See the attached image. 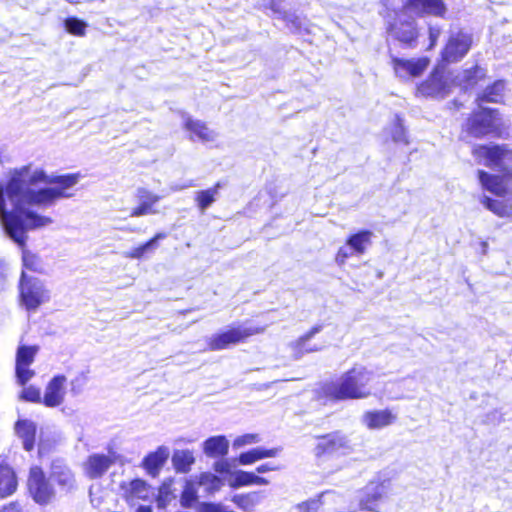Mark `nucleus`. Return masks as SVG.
I'll return each mask as SVG.
<instances>
[{
	"label": "nucleus",
	"instance_id": "423d86ee",
	"mask_svg": "<svg viewBox=\"0 0 512 512\" xmlns=\"http://www.w3.org/2000/svg\"><path fill=\"white\" fill-rule=\"evenodd\" d=\"M313 454L319 461H327L353 451L349 437L341 430L316 435Z\"/></svg>",
	"mask_w": 512,
	"mask_h": 512
},
{
	"label": "nucleus",
	"instance_id": "20e7f679",
	"mask_svg": "<svg viewBox=\"0 0 512 512\" xmlns=\"http://www.w3.org/2000/svg\"><path fill=\"white\" fill-rule=\"evenodd\" d=\"M372 372L361 365H354L338 378L323 384L322 395L332 402L364 399L371 395L368 383Z\"/></svg>",
	"mask_w": 512,
	"mask_h": 512
},
{
	"label": "nucleus",
	"instance_id": "3c124183",
	"mask_svg": "<svg viewBox=\"0 0 512 512\" xmlns=\"http://www.w3.org/2000/svg\"><path fill=\"white\" fill-rule=\"evenodd\" d=\"M278 467L273 466L269 463H264L256 467V472L258 473H266L277 470Z\"/></svg>",
	"mask_w": 512,
	"mask_h": 512
},
{
	"label": "nucleus",
	"instance_id": "39448f33",
	"mask_svg": "<svg viewBox=\"0 0 512 512\" xmlns=\"http://www.w3.org/2000/svg\"><path fill=\"white\" fill-rule=\"evenodd\" d=\"M466 136L475 139L505 138L506 132L498 109L482 107L473 110L461 126Z\"/></svg>",
	"mask_w": 512,
	"mask_h": 512
},
{
	"label": "nucleus",
	"instance_id": "b1692460",
	"mask_svg": "<svg viewBox=\"0 0 512 512\" xmlns=\"http://www.w3.org/2000/svg\"><path fill=\"white\" fill-rule=\"evenodd\" d=\"M15 429L22 440L24 450L31 452L36 443L37 427L35 423L26 419L18 420L15 424Z\"/></svg>",
	"mask_w": 512,
	"mask_h": 512
},
{
	"label": "nucleus",
	"instance_id": "4c0bfd02",
	"mask_svg": "<svg viewBox=\"0 0 512 512\" xmlns=\"http://www.w3.org/2000/svg\"><path fill=\"white\" fill-rule=\"evenodd\" d=\"M198 500L197 490L193 483L187 482L181 492L180 503L184 508L193 507Z\"/></svg>",
	"mask_w": 512,
	"mask_h": 512
},
{
	"label": "nucleus",
	"instance_id": "c85d7f7f",
	"mask_svg": "<svg viewBox=\"0 0 512 512\" xmlns=\"http://www.w3.org/2000/svg\"><path fill=\"white\" fill-rule=\"evenodd\" d=\"M486 78V70L480 65L475 64L470 68L464 69L459 84L464 89H472Z\"/></svg>",
	"mask_w": 512,
	"mask_h": 512
},
{
	"label": "nucleus",
	"instance_id": "9b49d317",
	"mask_svg": "<svg viewBox=\"0 0 512 512\" xmlns=\"http://www.w3.org/2000/svg\"><path fill=\"white\" fill-rule=\"evenodd\" d=\"M39 347L36 345H20L16 351L15 377L20 386H25L34 376L35 371L30 369Z\"/></svg>",
	"mask_w": 512,
	"mask_h": 512
},
{
	"label": "nucleus",
	"instance_id": "f8f14e48",
	"mask_svg": "<svg viewBox=\"0 0 512 512\" xmlns=\"http://www.w3.org/2000/svg\"><path fill=\"white\" fill-rule=\"evenodd\" d=\"M405 10L413 11L418 16L432 15L441 18H443L447 12L443 0H406L403 8L395 11V19L401 22Z\"/></svg>",
	"mask_w": 512,
	"mask_h": 512
},
{
	"label": "nucleus",
	"instance_id": "ea45409f",
	"mask_svg": "<svg viewBox=\"0 0 512 512\" xmlns=\"http://www.w3.org/2000/svg\"><path fill=\"white\" fill-rule=\"evenodd\" d=\"M391 137L394 142H400L404 144H408L409 141L406 136L405 128L402 124V121L397 118L393 124L392 130H391Z\"/></svg>",
	"mask_w": 512,
	"mask_h": 512
},
{
	"label": "nucleus",
	"instance_id": "cd10ccee",
	"mask_svg": "<svg viewBox=\"0 0 512 512\" xmlns=\"http://www.w3.org/2000/svg\"><path fill=\"white\" fill-rule=\"evenodd\" d=\"M263 498L261 491H250L232 496L231 501L244 512H253Z\"/></svg>",
	"mask_w": 512,
	"mask_h": 512
},
{
	"label": "nucleus",
	"instance_id": "f257e3e1",
	"mask_svg": "<svg viewBox=\"0 0 512 512\" xmlns=\"http://www.w3.org/2000/svg\"><path fill=\"white\" fill-rule=\"evenodd\" d=\"M82 178L80 172L50 177L43 170L31 172L29 167H22L12 174L3 190L13 202V208L23 204L48 206L59 199L73 197L71 189Z\"/></svg>",
	"mask_w": 512,
	"mask_h": 512
},
{
	"label": "nucleus",
	"instance_id": "0eeeda50",
	"mask_svg": "<svg viewBox=\"0 0 512 512\" xmlns=\"http://www.w3.org/2000/svg\"><path fill=\"white\" fill-rule=\"evenodd\" d=\"M263 326H245L244 324L231 325L227 329L213 334L207 340V349L221 351L247 342L251 337L262 334Z\"/></svg>",
	"mask_w": 512,
	"mask_h": 512
},
{
	"label": "nucleus",
	"instance_id": "f03ea898",
	"mask_svg": "<svg viewBox=\"0 0 512 512\" xmlns=\"http://www.w3.org/2000/svg\"><path fill=\"white\" fill-rule=\"evenodd\" d=\"M471 155L479 165L497 169L498 174L478 169L477 179L483 191L500 198H512V167L505 163L512 162V148L505 143H476L471 147Z\"/></svg>",
	"mask_w": 512,
	"mask_h": 512
},
{
	"label": "nucleus",
	"instance_id": "a19ab883",
	"mask_svg": "<svg viewBox=\"0 0 512 512\" xmlns=\"http://www.w3.org/2000/svg\"><path fill=\"white\" fill-rule=\"evenodd\" d=\"M260 441V436L257 433H246L238 436L233 441V446L235 448L242 447L249 444H255Z\"/></svg>",
	"mask_w": 512,
	"mask_h": 512
},
{
	"label": "nucleus",
	"instance_id": "72a5a7b5",
	"mask_svg": "<svg viewBox=\"0 0 512 512\" xmlns=\"http://www.w3.org/2000/svg\"><path fill=\"white\" fill-rule=\"evenodd\" d=\"M503 97V83L501 81H495L488 85L481 93L476 97L477 105L483 103H498Z\"/></svg>",
	"mask_w": 512,
	"mask_h": 512
},
{
	"label": "nucleus",
	"instance_id": "1a4fd4ad",
	"mask_svg": "<svg viewBox=\"0 0 512 512\" xmlns=\"http://www.w3.org/2000/svg\"><path fill=\"white\" fill-rule=\"evenodd\" d=\"M19 294L25 308L29 311L36 310L41 304L49 300L48 291L42 283L21 274Z\"/></svg>",
	"mask_w": 512,
	"mask_h": 512
},
{
	"label": "nucleus",
	"instance_id": "79ce46f5",
	"mask_svg": "<svg viewBox=\"0 0 512 512\" xmlns=\"http://www.w3.org/2000/svg\"><path fill=\"white\" fill-rule=\"evenodd\" d=\"M322 505L321 497L303 501L297 505L300 512H318Z\"/></svg>",
	"mask_w": 512,
	"mask_h": 512
},
{
	"label": "nucleus",
	"instance_id": "2f4dec72",
	"mask_svg": "<svg viewBox=\"0 0 512 512\" xmlns=\"http://www.w3.org/2000/svg\"><path fill=\"white\" fill-rule=\"evenodd\" d=\"M221 187L222 183L218 181L210 188L197 191L194 197L197 208L204 212L209 206H211L216 201Z\"/></svg>",
	"mask_w": 512,
	"mask_h": 512
},
{
	"label": "nucleus",
	"instance_id": "9d476101",
	"mask_svg": "<svg viewBox=\"0 0 512 512\" xmlns=\"http://www.w3.org/2000/svg\"><path fill=\"white\" fill-rule=\"evenodd\" d=\"M449 84L445 78L444 68L434 67L428 77L417 84L416 96L425 98L444 97L449 93Z\"/></svg>",
	"mask_w": 512,
	"mask_h": 512
},
{
	"label": "nucleus",
	"instance_id": "e433bc0d",
	"mask_svg": "<svg viewBox=\"0 0 512 512\" xmlns=\"http://www.w3.org/2000/svg\"><path fill=\"white\" fill-rule=\"evenodd\" d=\"M323 329V325L321 324H318V325H315L313 327H311L305 334H303L302 336H300L294 343V347L297 351H299L300 353H307V352H313V351H317L318 348L316 347H313V348H307L306 347V342L311 339L315 334L319 333L320 331H322Z\"/></svg>",
	"mask_w": 512,
	"mask_h": 512
},
{
	"label": "nucleus",
	"instance_id": "37998d69",
	"mask_svg": "<svg viewBox=\"0 0 512 512\" xmlns=\"http://www.w3.org/2000/svg\"><path fill=\"white\" fill-rule=\"evenodd\" d=\"M65 28L67 32H84L86 23L77 17H68L65 20Z\"/></svg>",
	"mask_w": 512,
	"mask_h": 512
},
{
	"label": "nucleus",
	"instance_id": "412c9836",
	"mask_svg": "<svg viewBox=\"0 0 512 512\" xmlns=\"http://www.w3.org/2000/svg\"><path fill=\"white\" fill-rule=\"evenodd\" d=\"M168 459V452L165 447L160 446L155 451L148 453L141 462V467L152 477H157L161 468Z\"/></svg>",
	"mask_w": 512,
	"mask_h": 512
},
{
	"label": "nucleus",
	"instance_id": "393cba45",
	"mask_svg": "<svg viewBox=\"0 0 512 512\" xmlns=\"http://www.w3.org/2000/svg\"><path fill=\"white\" fill-rule=\"evenodd\" d=\"M481 204L499 218H512V201L495 199L484 195L480 199Z\"/></svg>",
	"mask_w": 512,
	"mask_h": 512
},
{
	"label": "nucleus",
	"instance_id": "c756f323",
	"mask_svg": "<svg viewBox=\"0 0 512 512\" xmlns=\"http://www.w3.org/2000/svg\"><path fill=\"white\" fill-rule=\"evenodd\" d=\"M269 481L261 476L254 474L253 472L248 471H237L234 477L230 480L231 488H240L251 485H267Z\"/></svg>",
	"mask_w": 512,
	"mask_h": 512
},
{
	"label": "nucleus",
	"instance_id": "864d4df0",
	"mask_svg": "<svg viewBox=\"0 0 512 512\" xmlns=\"http://www.w3.org/2000/svg\"><path fill=\"white\" fill-rule=\"evenodd\" d=\"M429 35H430V46L429 47H432L436 42L438 34L431 33Z\"/></svg>",
	"mask_w": 512,
	"mask_h": 512
},
{
	"label": "nucleus",
	"instance_id": "ddd939ff",
	"mask_svg": "<svg viewBox=\"0 0 512 512\" xmlns=\"http://www.w3.org/2000/svg\"><path fill=\"white\" fill-rule=\"evenodd\" d=\"M50 479L59 491L68 495L77 489V480L73 470L63 461L55 460L50 467Z\"/></svg>",
	"mask_w": 512,
	"mask_h": 512
},
{
	"label": "nucleus",
	"instance_id": "473e14b6",
	"mask_svg": "<svg viewBox=\"0 0 512 512\" xmlns=\"http://www.w3.org/2000/svg\"><path fill=\"white\" fill-rule=\"evenodd\" d=\"M288 1L287 0H269L268 8L274 13L277 14L279 18L283 19L286 22H291L292 27L296 29L301 28L300 18L295 14H290L287 10Z\"/></svg>",
	"mask_w": 512,
	"mask_h": 512
},
{
	"label": "nucleus",
	"instance_id": "a878e982",
	"mask_svg": "<svg viewBox=\"0 0 512 512\" xmlns=\"http://www.w3.org/2000/svg\"><path fill=\"white\" fill-rule=\"evenodd\" d=\"M183 128L190 133L192 140L198 139L202 142H209L214 138L213 131L209 129L205 122L200 120L189 117L184 121Z\"/></svg>",
	"mask_w": 512,
	"mask_h": 512
},
{
	"label": "nucleus",
	"instance_id": "f704fd0d",
	"mask_svg": "<svg viewBox=\"0 0 512 512\" xmlns=\"http://www.w3.org/2000/svg\"><path fill=\"white\" fill-rule=\"evenodd\" d=\"M384 489L382 484H377L372 491L366 492L360 499L359 506L362 510L378 512V504L383 499Z\"/></svg>",
	"mask_w": 512,
	"mask_h": 512
},
{
	"label": "nucleus",
	"instance_id": "aec40b11",
	"mask_svg": "<svg viewBox=\"0 0 512 512\" xmlns=\"http://www.w3.org/2000/svg\"><path fill=\"white\" fill-rule=\"evenodd\" d=\"M148 488L147 482L140 478L120 483L122 497L127 503H131L135 500H146L148 498Z\"/></svg>",
	"mask_w": 512,
	"mask_h": 512
},
{
	"label": "nucleus",
	"instance_id": "f3484780",
	"mask_svg": "<svg viewBox=\"0 0 512 512\" xmlns=\"http://www.w3.org/2000/svg\"><path fill=\"white\" fill-rule=\"evenodd\" d=\"M161 196L153 193L147 188L140 187L136 190L137 205L130 210V217H141L153 215L158 212L155 208Z\"/></svg>",
	"mask_w": 512,
	"mask_h": 512
},
{
	"label": "nucleus",
	"instance_id": "bb28decb",
	"mask_svg": "<svg viewBox=\"0 0 512 512\" xmlns=\"http://www.w3.org/2000/svg\"><path fill=\"white\" fill-rule=\"evenodd\" d=\"M229 442L224 435L212 436L203 443V452L212 458L224 457L228 454Z\"/></svg>",
	"mask_w": 512,
	"mask_h": 512
},
{
	"label": "nucleus",
	"instance_id": "5701e85b",
	"mask_svg": "<svg viewBox=\"0 0 512 512\" xmlns=\"http://www.w3.org/2000/svg\"><path fill=\"white\" fill-rule=\"evenodd\" d=\"M373 236L374 234L371 230L362 229L350 234L346 238L345 244L355 255L361 256L365 254L368 247L371 246Z\"/></svg>",
	"mask_w": 512,
	"mask_h": 512
},
{
	"label": "nucleus",
	"instance_id": "2eb2a0df",
	"mask_svg": "<svg viewBox=\"0 0 512 512\" xmlns=\"http://www.w3.org/2000/svg\"><path fill=\"white\" fill-rule=\"evenodd\" d=\"M470 47V37L463 34L452 36L441 53L442 60L446 63L458 62L467 54Z\"/></svg>",
	"mask_w": 512,
	"mask_h": 512
},
{
	"label": "nucleus",
	"instance_id": "c03bdc74",
	"mask_svg": "<svg viewBox=\"0 0 512 512\" xmlns=\"http://www.w3.org/2000/svg\"><path fill=\"white\" fill-rule=\"evenodd\" d=\"M200 483L201 484L208 483V484H210V486L213 489H218L222 485L221 479L217 475L212 474V473L201 474V476H200Z\"/></svg>",
	"mask_w": 512,
	"mask_h": 512
},
{
	"label": "nucleus",
	"instance_id": "c9c22d12",
	"mask_svg": "<svg viewBox=\"0 0 512 512\" xmlns=\"http://www.w3.org/2000/svg\"><path fill=\"white\" fill-rule=\"evenodd\" d=\"M194 461L193 454L188 450L175 452L172 457L175 470L183 473H187L190 470Z\"/></svg>",
	"mask_w": 512,
	"mask_h": 512
},
{
	"label": "nucleus",
	"instance_id": "4be33fe9",
	"mask_svg": "<svg viewBox=\"0 0 512 512\" xmlns=\"http://www.w3.org/2000/svg\"><path fill=\"white\" fill-rule=\"evenodd\" d=\"M18 489V477L8 463L0 464V499L13 495Z\"/></svg>",
	"mask_w": 512,
	"mask_h": 512
},
{
	"label": "nucleus",
	"instance_id": "49530a36",
	"mask_svg": "<svg viewBox=\"0 0 512 512\" xmlns=\"http://www.w3.org/2000/svg\"><path fill=\"white\" fill-rule=\"evenodd\" d=\"M352 255H355V254L352 252V250H351V251H348V249H347V248H345V247H340V248L337 250L336 254H335V262H336L338 265L342 266V265H344V264L346 263L347 259H348L349 257H351Z\"/></svg>",
	"mask_w": 512,
	"mask_h": 512
},
{
	"label": "nucleus",
	"instance_id": "58836bf2",
	"mask_svg": "<svg viewBox=\"0 0 512 512\" xmlns=\"http://www.w3.org/2000/svg\"><path fill=\"white\" fill-rule=\"evenodd\" d=\"M23 389L19 394V399L25 402L31 403H42L43 397H41V391L38 387L33 385L22 386Z\"/></svg>",
	"mask_w": 512,
	"mask_h": 512
},
{
	"label": "nucleus",
	"instance_id": "603ef678",
	"mask_svg": "<svg viewBox=\"0 0 512 512\" xmlns=\"http://www.w3.org/2000/svg\"><path fill=\"white\" fill-rule=\"evenodd\" d=\"M136 512H153L150 506H139Z\"/></svg>",
	"mask_w": 512,
	"mask_h": 512
},
{
	"label": "nucleus",
	"instance_id": "4468645a",
	"mask_svg": "<svg viewBox=\"0 0 512 512\" xmlns=\"http://www.w3.org/2000/svg\"><path fill=\"white\" fill-rule=\"evenodd\" d=\"M391 65L394 73L400 78H418L429 67L430 59L427 56L412 59L393 57Z\"/></svg>",
	"mask_w": 512,
	"mask_h": 512
},
{
	"label": "nucleus",
	"instance_id": "a18cd8bd",
	"mask_svg": "<svg viewBox=\"0 0 512 512\" xmlns=\"http://www.w3.org/2000/svg\"><path fill=\"white\" fill-rule=\"evenodd\" d=\"M203 512H235L221 503H204Z\"/></svg>",
	"mask_w": 512,
	"mask_h": 512
},
{
	"label": "nucleus",
	"instance_id": "a211bd4d",
	"mask_svg": "<svg viewBox=\"0 0 512 512\" xmlns=\"http://www.w3.org/2000/svg\"><path fill=\"white\" fill-rule=\"evenodd\" d=\"M114 462V459L106 454H91L83 463L84 474L89 479H99L106 474Z\"/></svg>",
	"mask_w": 512,
	"mask_h": 512
},
{
	"label": "nucleus",
	"instance_id": "09e8293b",
	"mask_svg": "<svg viewBox=\"0 0 512 512\" xmlns=\"http://www.w3.org/2000/svg\"><path fill=\"white\" fill-rule=\"evenodd\" d=\"M0 512H24L20 501L15 500L3 505Z\"/></svg>",
	"mask_w": 512,
	"mask_h": 512
},
{
	"label": "nucleus",
	"instance_id": "6ab92c4d",
	"mask_svg": "<svg viewBox=\"0 0 512 512\" xmlns=\"http://www.w3.org/2000/svg\"><path fill=\"white\" fill-rule=\"evenodd\" d=\"M396 414L390 409L370 410L363 415V422L368 429H382L395 423Z\"/></svg>",
	"mask_w": 512,
	"mask_h": 512
},
{
	"label": "nucleus",
	"instance_id": "6e6552de",
	"mask_svg": "<svg viewBox=\"0 0 512 512\" xmlns=\"http://www.w3.org/2000/svg\"><path fill=\"white\" fill-rule=\"evenodd\" d=\"M26 491L28 496L39 506H48L56 499V490L53 483L39 465L29 468Z\"/></svg>",
	"mask_w": 512,
	"mask_h": 512
},
{
	"label": "nucleus",
	"instance_id": "8fccbe9b",
	"mask_svg": "<svg viewBox=\"0 0 512 512\" xmlns=\"http://www.w3.org/2000/svg\"><path fill=\"white\" fill-rule=\"evenodd\" d=\"M167 237V233L165 232H158L153 237H151L149 240H147L144 244L147 247L148 250L154 249L157 247V242L159 240H163Z\"/></svg>",
	"mask_w": 512,
	"mask_h": 512
},
{
	"label": "nucleus",
	"instance_id": "7ed1b4c3",
	"mask_svg": "<svg viewBox=\"0 0 512 512\" xmlns=\"http://www.w3.org/2000/svg\"><path fill=\"white\" fill-rule=\"evenodd\" d=\"M0 220L7 235L23 249L22 261L24 268L34 273H45L40 257L25 249L27 241L26 232L51 223V219L19 207V205L13 208L12 211H8L6 209L3 186L0 184Z\"/></svg>",
	"mask_w": 512,
	"mask_h": 512
},
{
	"label": "nucleus",
	"instance_id": "7c9ffc66",
	"mask_svg": "<svg viewBox=\"0 0 512 512\" xmlns=\"http://www.w3.org/2000/svg\"><path fill=\"white\" fill-rule=\"evenodd\" d=\"M279 452V448H254L249 451L241 453L238 456V462L241 465H251L258 460L275 457L278 455Z\"/></svg>",
	"mask_w": 512,
	"mask_h": 512
},
{
	"label": "nucleus",
	"instance_id": "dca6fc26",
	"mask_svg": "<svg viewBox=\"0 0 512 512\" xmlns=\"http://www.w3.org/2000/svg\"><path fill=\"white\" fill-rule=\"evenodd\" d=\"M67 378L63 374L53 376L45 387L42 404L49 408L60 406L65 399Z\"/></svg>",
	"mask_w": 512,
	"mask_h": 512
},
{
	"label": "nucleus",
	"instance_id": "de8ad7c7",
	"mask_svg": "<svg viewBox=\"0 0 512 512\" xmlns=\"http://www.w3.org/2000/svg\"><path fill=\"white\" fill-rule=\"evenodd\" d=\"M147 251L148 249L143 243L127 252L126 257L131 259H141L142 257H144Z\"/></svg>",
	"mask_w": 512,
	"mask_h": 512
}]
</instances>
